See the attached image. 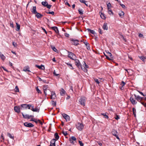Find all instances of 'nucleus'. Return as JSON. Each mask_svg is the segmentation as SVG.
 <instances>
[{"instance_id":"nucleus-1","label":"nucleus","mask_w":146,"mask_h":146,"mask_svg":"<svg viewBox=\"0 0 146 146\" xmlns=\"http://www.w3.org/2000/svg\"><path fill=\"white\" fill-rule=\"evenodd\" d=\"M76 127L79 130L81 131L83 129L84 125L82 123L78 122L76 125Z\"/></svg>"},{"instance_id":"nucleus-2","label":"nucleus","mask_w":146,"mask_h":146,"mask_svg":"<svg viewBox=\"0 0 146 146\" xmlns=\"http://www.w3.org/2000/svg\"><path fill=\"white\" fill-rule=\"evenodd\" d=\"M86 100V99L85 97H81L79 100V102L80 104L84 106L85 105V102Z\"/></svg>"},{"instance_id":"nucleus-3","label":"nucleus","mask_w":146,"mask_h":146,"mask_svg":"<svg viewBox=\"0 0 146 146\" xmlns=\"http://www.w3.org/2000/svg\"><path fill=\"white\" fill-rule=\"evenodd\" d=\"M68 57L72 60H75L76 58V55L74 53L70 52H68Z\"/></svg>"},{"instance_id":"nucleus-4","label":"nucleus","mask_w":146,"mask_h":146,"mask_svg":"<svg viewBox=\"0 0 146 146\" xmlns=\"http://www.w3.org/2000/svg\"><path fill=\"white\" fill-rule=\"evenodd\" d=\"M71 41L72 42V44L75 46H77L78 44H79V43H78L79 41L77 40L72 39H71Z\"/></svg>"},{"instance_id":"nucleus-5","label":"nucleus","mask_w":146,"mask_h":146,"mask_svg":"<svg viewBox=\"0 0 146 146\" xmlns=\"http://www.w3.org/2000/svg\"><path fill=\"white\" fill-rule=\"evenodd\" d=\"M62 115L63 117L66 119V121H70V117L68 115L65 113H63L62 114Z\"/></svg>"},{"instance_id":"nucleus-6","label":"nucleus","mask_w":146,"mask_h":146,"mask_svg":"<svg viewBox=\"0 0 146 146\" xmlns=\"http://www.w3.org/2000/svg\"><path fill=\"white\" fill-rule=\"evenodd\" d=\"M22 110V108H20L19 106H15L14 108L15 111L17 113H19L20 111V110Z\"/></svg>"},{"instance_id":"nucleus-7","label":"nucleus","mask_w":146,"mask_h":146,"mask_svg":"<svg viewBox=\"0 0 146 146\" xmlns=\"http://www.w3.org/2000/svg\"><path fill=\"white\" fill-rule=\"evenodd\" d=\"M24 125L26 127H32L34 126L31 123H28L27 122L24 123Z\"/></svg>"},{"instance_id":"nucleus-8","label":"nucleus","mask_w":146,"mask_h":146,"mask_svg":"<svg viewBox=\"0 0 146 146\" xmlns=\"http://www.w3.org/2000/svg\"><path fill=\"white\" fill-rule=\"evenodd\" d=\"M112 133L113 135L116 137L117 139H119V138L117 135V133L116 131L115 130H113L112 131Z\"/></svg>"},{"instance_id":"nucleus-9","label":"nucleus","mask_w":146,"mask_h":146,"mask_svg":"<svg viewBox=\"0 0 146 146\" xmlns=\"http://www.w3.org/2000/svg\"><path fill=\"white\" fill-rule=\"evenodd\" d=\"M135 99L139 102H141L142 100V98L139 96H137L135 94L134 95Z\"/></svg>"},{"instance_id":"nucleus-10","label":"nucleus","mask_w":146,"mask_h":146,"mask_svg":"<svg viewBox=\"0 0 146 146\" xmlns=\"http://www.w3.org/2000/svg\"><path fill=\"white\" fill-rule=\"evenodd\" d=\"M48 88V86L47 85H45L43 86V90L44 91V93L45 95L46 96L47 95V93L46 92V91L47 90V89Z\"/></svg>"},{"instance_id":"nucleus-11","label":"nucleus","mask_w":146,"mask_h":146,"mask_svg":"<svg viewBox=\"0 0 146 146\" xmlns=\"http://www.w3.org/2000/svg\"><path fill=\"white\" fill-rule=\"evenodd\" d=\"M130 100L132 104L133 105L136 104L137 103L135 100L132 97H130Z\"/></svg>"},{"instance_id":"nucleus-12","label":"nucleus","mask_w":146,"mask_h":146,"mask_svg":"<svg viewBox=\"0 0 146 146\" xmlns=\"http://www.w3.org/2000/svg\"><path fill=\"white\" fill-rule=\"evenodd\" d=\"M85 44L88 50H89L90 49V44L88 42L85 40L83 42Z\"/></svg>"},{"instance_id":"nucleus-13","label":"nucleus","mask_w":146,"mask_h":146,"mask_svg":"<svg viewBox=\"0 0 146 146\" xmlns=\"http://www.w3.org/2000/svg\"><path fill=\"white\" fill-rule=\"evenodd\" d=\"M74 60H75V63L76 65L78 67L80 66V64L79 60L76 59Z\"/></svg>"},{"instance_id":"nucleus-14","label":"nucleus","mask_w":146,"mask_h":146,"mask_svg":"<svg viewBox=\"0 0 146 146\" xmlns=\"http://www.w3.org/2000/svg\"><path fill=\"white\" fill-rule=\"evenodd\" d=\"M76 138L74 136H72L70 138L69 141L71 143H74V142L72 140L76 141Z\"/></svg>"},{"instance_id":"nucleus-15","label":"nucleus","mask_w":146,"mask_h":146,"mask_svg":"<svg viewBox=\"0 0 146 146\" xmlns=\"http://www.w3.org/2000/svg\"><path fill=\"white\" fill-rule=\"evenodd\" d=\"M51 29L54 30L56 33H59V31L57 27H51Z\"/></svg>"},{"instance_id":"nucleus-16","label":"nucleus","mask_w":146,"mask_h":146,"mask_svg":"<svg viewBox=\"0 0 146 146\" xmlns=\"http://www.w3.org/2000/svg\"><path fill=\"white\" fill-rule=\"evenodd\" d=\"M32 12L34 14H35L37 13V12L36 10V6H33L32 10H31Z\"/></svg>"},{"instance_id":"nucleus-17","label":"nucleus","mask_w":146,"mask_h":146,"mask_svg":"<svg viewBox=\"0 0 146 146\" xmlns=\"http://www.w3.org/2000/svg\"><path fill=\"white\" fill-rule=\"evenodd\" d=\"M31 110L34 112H39V109L37 107L35 108H34V106H32V109H31Z\"/></svg>"},{"instance_id":"nucleus-18","label":"nucleus","mask_w":146,"mask_h":146,"mask_svg":"<svg viewBox=\"0 0 146 146\" xmlns=\"http://www.w3.org/2000/svg\"><path fill=\"white\" fill-rule=\"evenodd\" d=\"M22 115L23 116V117L25 119H28L30 118V116L29 115L26 114L24 115L23 113H22Z\"/></svg>"},{"instance_id":"nucleus-19","label":"nucleus","mask_w":146,"mask_h":146,"mask_svg":"<svg viewBox=\"0 0 146 146\" xmlns=\"http://www.w3.org/2000/svg\"><path fill=\"white\" fill-rule=\"evenodd\" d=\"M102 28L104 30H107L108 29L107 24L106 23H104L103 25Z\"/></svg>"},{"instance_id":"nucleus-20","label":"nucleus","mask_w":146,"mask_h":146,"mask_svg":"<svg viewBox=\"0 0 146 146\" xmlns=\"http://www.w3.org/2000/svg\"><path fill=\"white\" fill-rule=\"evenodd\" d=\"M36 66L37 67V68L40 69L44 70V67L42 65L40 66H38V65H36Z\"/></svg>"},{"instance_id":"nucleus-21","label":"nucleus","mask_w":146,"mask_h":146,"mask_svg":"<svg viewBox=\"0 0 146 146\" xmlns=\"http://www.w3.org/2000/svg\"><path fill=\"white\" fill-rule=\"evenodd\" d=\"M65 91L63 88H62L60 90V94L61 96H64L65 94Z\"/></svg>"},{"instance_id":"nucleus-22","label":"nucleus","mask_w":146,"mask_h":146,"mask_svg":"<svg viewBox=\"0 0 146 146\" xmlns=\"http://www.w3.org/2000/svg\"><path fill=\"white\" fill-rule=\"evenodd\" d=\"M55 140L53 139L51 142V144L50 146H55Z\"/></svg>"},{"instance_id":"nucleus-23","label":"nucleus","mask_w":146,"mask_h":146,"mask_svg":"<svg viewBox=\"0 0 146 146\" xmlns=\"http://www.w3.org/2000/svg\"><path fill=\"white\" fill-rule=\"evenodd\" d=\"M41 4L42 5L44 6V7H46L47 6H48V3L46 1H42L41 2Z\"/></svg>"},{"instance_id":"nucleus-24","label":"nucleus","mask_w":146,"mask_h":146,"mask_svg":"<svg viewBox=\"0 0 146 146\" xmlns=\"http://www.w3.org/2000/svg\"><path fill=\"white\" fill-rule=\"evenodd\" d=\"M36 16L38 18H41L43 16V15L41 14H40L38 13H36Z\"/></svg>"},{"instance_id":"nucleus-25","label":"nucleus","mask_w":146,"mask_h":146,"mask_svg":"<svg viewBox=\"0 0 146 146\" xmlns=\"http://www.w3.org/2000/svg\"><path fill=\"white\" fill-rule=\"evenodd\" d=\"M94 81H95V82H96V83L97 84H99L100 83V82H101L100 80H99L97 78H94ZM99 79L100 80H101L102 79V78H99Z\"/></svg>"},{"instance_id":"nucleus-26","label":"nucleus","mask_w":146,"mask_h":146,"mask_svg":"<svg viewBox=\"0 0 146 146\" xmlns=\"http://www.w3.org/2000/svg\"><path fill=\"white\" fill-rule=\"evenodd\" d=\"M124 14V13L122 11H121L120 12H119V16L121 18H123V17Z\"/></svg>"},{"instance_id":"nucleus-27","label":"nucleus","mask_w":146,"mask_h":146,"mask_svg":"<svg viewBox=\"0 0 146 146\" xmlns=\"http://www.w3.org/2000/svg\"><path fill=\"white\" fill-rule=\"evenodd\" d=\"M0 57L1 58V59L3 60H4L5 59V57L4 56V55L3 54H2L1 53L0 54Z\"/></svg>"},{"instance_id":"nucleus-28","label":"nucleus","mask_w":146,"mask_h":146,"mask_svg":"<svg viewBox=\"0 0 146 146\" xmlns=\"http://www.w3.org/2000/svg\"><path fill=\"white\" fill-rule=\"evenodd\" d=\"M80 66L82 70H83L84 72H86L87 71V69L85 68V67H84V66Z\"/></svg>"},{"instance_id":"nucleus-29","label":"nucleus","mask_w":146,"mask_h":146,"mask_svg":"<svg viewBox=\"0 0 146 146\" xmlns=\"http://www.w3.org/2000/svg\"><path fill=\"white\" fill-rule=\"evenodd\" d=\"M87 30L89 32L93 34H94L95 33V31L94 30H91L90 29H88Z\"/></svg>"},{"instance_id":"nucleus-30","label":"nucleus","mask_w":146,"mask_h":146,"mask_svg":"<svg viewBox=\"0 0 146 146\" xmlns=\"http://www.w3.org/2000/svg\"><path fill=\"white\" fill-rule=\"evenodd\" d=\"M100 16L101 18L102 19H106V17L104 14L102 13H101V14L100 15Z\"/></svg>"},{"instance_id":"nucleus-31","label":"nucleus","mask_w":146,"mask_h":146,"mask_svg":"<svg viewBox=\"0 0 146 146\" xmlns=\"http://www.w3.org/2000/svg\"><path fill=\"white\" fill-rule=\"evenodd\" d=\"M16 24L17 25V28L16 30L17 31H19L20 29V25L17 23H16Z\"/></svg>"},{"instance_id":"nucleus-32","label":"nucleus","mask_w":146,"mask_h":146,"mask_svg":"<svg viewBox=\"0 0 146 146\" xmlns=\"http://www.w3.org/2000/svg\"><path fill=\"white\" fill-rule=\"evenodd\" d=\"M78 11L80 14L82 15L83 14V11L82 9H80Z\"/></svg>"},{"instance_id":"nucleus-33","label":"nucleus","mask_w":146,"mask_h":146,"mask_svg":"<svg viewBox=\"0 0 146 146\" xmlns=\"http://www.w3.org/2000/svg\"><path fill=\"white\" fill-rule=\"evenodd\" d=\"M7 136L9 137L10 138L13 139H14V136H12L9 133H8L7 134Z\"/></svg>"},{"instance_id":"nucleus-34","label":"nucleus","mask_w":146,"mask_h":146,"mask_svg":"<svg viewBox=\"0 0 146 146\" xmlns=\"http://www.w3.org/2000/svg\"><path fill=\"white\" fill-rule=\"evenodd\" d=\"M29 68L27 67H25L23 69V70L25 71H28V72H31L29 70Z\"/></svg>"},{"instance_id":"nucleus-35","label":"nucleus","mask_w":146,"mask_h":146,"mask_svg":"<svg viewBox=\"0 0 146 146\" xmlns=\"http://www.w3.org/2000/svg\"><path fill=\"white\" fill-rule=\"evenodd\" d=\"M54 136L55 137V138L57 139L58 140L59 138V136L58 135V134L57 133H56L54 134Z\"/></svg>"},{"instance_id":"nucleus-36","label":"nucleus","mask_w":146,"mask_h":146,"mask_svg":"<svg viewBox=\"0 0 146 146\" xmlns=\"http://www.w3.org/2000/svg\"><path fill=\"white\" fill-rule=\"evenodd\" d=\"M67 64L68 65L69 67L70 68V69L72 70L74 69L73 68L72 66V65L70 63H67Z\"/></svg>"},{"instance_id":"nucleus-37","label":"nucleus","mask_w":146,"mask_h":146,"mask_svg":"<svg viewBox=\"0 0 146 146\" xmlns=\"http://www.w3.org/2000/svg\"><path fill=\"white\" fill-rule=\"evenodd\" d=\"M22 108H25L26 109L28 108V106L27 104H22L21 106Z\"/></svg>"},{"instance_id":"nucleus-38","label":"nucleus","mask_w":146,"mask_h":146,"mask_svg":"<svg viewBox=\"0 0 146 146\" xmlns=\"http://www.w3.org/2000/svg\"><path fill=\"white\" fill-rule=\"evenodd\" d=\"M133 114L134 115V116L135 117L136 115V109L134 108H133Z\"/></svg>"},{"instance_id":"nucleus-39","label":"nucleus","mask_w":146,"mask_h":146,"mask_svg":"<svg viewBox=\"0 0 146 146\" xmlns=\"http://www.w3.org/2000/svg\"><path fill=\"white\" fill-rule=\"evenodd\" d=\"M101 114L102 115H103L105 117V118H107V119H108V115H107L106 114V113H101Z\"/></svg>"},{"instance_id":"nucleus-40","label":"nucleus","mask_w":146,"mask_h":146,"mask_svg":"<svg viewBox=\"0 0 146 146\" xmlns=\"http://www.w3.org/2000/svg\"><path fill=\"white\" fill-rule=\"evenodd\" d=\"M56 95H51L50 98L51 99L53 100V99H55V98H56Z\"/></svg>"},{"instance_id":"nucleus-41","label":"nucleus","mask_w":146,"mask_h":146,"mask_svg":"<svg viewBox=\"0 0 146 146\" xmlns=\"http://www.w3.org/2000/svg\"><path fill=\"white\" fill-rule=\"evenodd\" d=\"M107 7L108 8H111V5L110 3L107 4Z\"/></svg>"},{"instance_id":"nucleus-42","label":"nucleus","mask_w":146,"mask_h":146,"mask_svg":"<svg viewBox=\"0 0 146 146\" xmlns=\"http://www.w3.org/2000/svg\"><path fill=\"white\" fill-rule=\"evenodd\" d=\"M15 91L16 92H19V90L18 86H16L15 88Z\"/></svg>"},{"instance_id":"nucleus-43","label":"nucleus","mask_w":146,"mask_h":146,"mask_svg":"<svg viewBox=\"0 0 146 146\" xmlns=\"http://www.w3.org/2000/svg\"><path fill=\"white\" fill-rule=\"evenodd\" d=\"M140 58L143 62L145 59H146V58H145L144 57L141 56L140 57Z\"/></svg>"},{"instance_id":"nucleus-44","label":"nucleus","mask_w":146,"mask_h":146,"mask_svg":"<svg viewBox=\"0 0 146 146\" xmlns=\"http://www.w3.org/2000/svg\"><path fill=\"white\" fill-rule=\"evenodd\" d=\"M62 133L65 136L67 135L68 134V133L67 131H62Z\"/></svg>"},{"instance_id":"nucleus-45","label":"nucleus","mask_w":146,"mask_h":146,"mask_svg":"<svg viewBox=\"0 0 146 146\" xmlns=\"http://www.w3.org/2000/svg\"><path fill=\"white\" fill-rule=\"evenodd\" d=\"M36 90L38 92V93H41V92L39 90V89L38 88V87H37L36 88Z\"/></svg>"},{"instance_id":"nucleus-46","label":"nucleus","mask_w":146,"mask_h":146,"mask_svg":"<svg viewBox=\"0 0 146 146\" xmlns=\"http://www.w3.org/2000/svg\"><path fill=\"white\" fill-rule=\"evenodd\" d=\"M27 105L28 106V108L29 109H31L30 108L31 107L32 108V106H33L31 104H29Z\"/></svg>"},{"instance_id":"nucleus-47","label":"nucleus","mask_w":146,"mask_h":146,"mask_svg":"<svg viewBox=\"0 0 146 146\" xmlns=\"http://www.w3.org/2000/svg\"><path fill=\"white\" fill-rule=\"evenodd\" d=\"M79 143L80 146H84V144L82 143V141H79Z\"/></svg>"},{"instance_id":"nucleus-48","label":"nucleus","mask_w":146,"mask_h":146,"mask_svg":"<svg viewBox=\"0 0 146 146\" xmlns=\"http://www.w3.org/2000/svg\"><path fill=\"white\" fill-rule=\"evenodd\" d=\"M108 55L109 56H110V57L111 58H113V57L112 55V54H111V53L110 52H108Z\"/></svg>"},{"instance_id":"nucleus-49","label":"nucleus","mask_w":146,"mask_h":146,"mask_svg":"<svg viewBox=\"0 0 146 146\" xmlns=\"http://www.w3.org/2000/svg\"><path fill=\"white\" fill-rule=\"evenodd\" d=\"M119 5L123 8H125V6L124 5L121 4V2L119 3Z\"/></svg>"},{"instance_id":"nucleus-50","label":"nucleus","mask_w":146,"mask_h":146,"mask_svg":"<svg viewBox=\"0 0 146 146\" xmlns=\"http://www.w3.org/2000/svg\"><path fill=\"white\" fill-rule=\"evenodd\" d=\"M84 64H83V66H84V67H85V68H88V66L86 65L85 63V62H84Z\"/></svg>"},{"instance_id":"nucleus-51","label":"nucleus","mask_w":146,"mask_h":146,"mask_svg":"<svg viewBox=\"0 0 146 146\" xmlns=\"http://www.w3.org/2000/svg\"><path fill=\"white\" fill-rule=\"evenodd\" d=\"M52 105L53 106H56V102H54L53 101H52Z\"/></svg>"},{"instance_id":"nucleus-52","label":"nucleus","mask_w":146,"mask_h":146,"mask_svg":"<svg viewBox=\"0 0 146 146\" xmlns=\"http://www.w3.org/2000/svg\"><path fill=\"white\" fill-rule=\"evenodd\" d=\"M115 119L116 120H118L119 119V116L117 115H116V117H115Z\"/></svg>"},{"instance_id":"nucleus-53","label":"nucleus","mask_w":146,"mask_h":146,"mask_svg":"<svg viewBox=\"0 0 146 146\" xmlns=\"http://www.w3.org/2000/svg\"><path fill=\"white\" fill-rule=\"evenodd\" d=\"M52 49L54 51L56 52L57 50L55 48V47H52Z\"/></svg>"},{"instance_id":"nucleus-54","label":"nucleus","mask_w":146,"mask_h":146,"mask_svg":"<svg viewBox=\"0 0 146 146\" xmlns=\"http://www.w3.org/2000/svg\"><path fill=\"white\" fill-rule=\"evenodd\" d=\"M98 31L99 33L101 34H102L103 33V32H102V31L101 29L100 28H99L98 29Z\"/></svg>"},{"instance_id":"nucleus-55","label":"nucleus","mask_w":146,"mask_h":146,"mask_svg":"<svg viewBox=\"0 0 146 146\" xmlns=\"http://www.w3.org/2000/svg\"><path fill=\"white\" fill-rule=\"evenodd\" d=\"M51 6H52V5H48V6H47L46 7L48 9H50V8L51 7Z\"/></svg>"},{"instance_id":"nucleus-56","label":"nucleus","mask_w":146,"mask_h":146,"mask_svg":"<svg viewBox=\"0 0 146 146\" xmlns=\"http://www.w3.org/2000/svg\"><path fill=\"white\" fill-rule=\"evenodd\" d=\"M125 84V83L123 81H122L121 82V85L122 86V87Z\"/></svg>"},{"instance_id":"nucleus-57","label":"nucleus","mask_w":146,"mask_h":146,"mask_svg":"<svg viewBox=\"0 0 146 146\" xmlns=\"http://www.w3.org/2000/svg\"><path fill=\"white\" fill-rule=\"evenodd\" d=\"M64 35L66 37H69V35L67 33H65Z\"/></svg>"},{"instance_id":"nucleus-58","label":"nucleus","mask_w":146,"mask_h":146,"mask_svg":"<svg viewBox=\"0 0 146 146\" xmlns=\"http://www.w3.org/2000/svg\"><path fill=\"white\" fill-rule=\"evenodd\" d=\"M138 92L140 93V94L141 95H142V96H146V95H145L144 94H143L141 92L139 91H138Z\"/></svg>"},{"instance_id":"nucleus-59","label":"nucleus","mask_w":146,"mask_h":146,"mask_svg":"<svg viewBox=\"0 0 146 146\" xmlns=\"http://www.w3.org/2000/svg\"><path fill=\"white\" fill-rule=\"evenodd\" d=\"M48 13L51 14L52 15H54V12L53 11L49 12Z\"/></svg>"},{"instance_id":"nucleus-60","label":"nucleus","mask_w":146,"mask_h":146,"mask_svg":"<svg viewBox=\"0 0 146 146\" xmlns=\"http://www.w3.org/2000/svg\"><path fill=\"white\" fill-rule=\"evenodd\" d=\"M108 13L110 15H113V13L112 11H108Z\"/></svg>"},{"instance_id":"nucleus-61","label":"nucleus","mask_w":146,"mask_h":146,"mask_svg":"<svg viewBox=\"0 0 146 146\" xmlns=\"http://www.w3.org/2000/svg\"><path fill=\"white\" fill-rule=\"evenodd\" d=\"M56 95L55 92L52 91L51 92V95Z\"/></svg>"},{"instance_id":"nucleus-62","label":"nucleus","mask_w":146,"mask_h":146,"mask_svg":"<svg viewBox=\"0 0 146 146\" xmlns=\"http://www.w3.org/2000/svg\"><path fill=\"white\" fill-rule=\"evenodd\" d=\"M13 45L14 46L16 47L17 46V44H16V43L14 42H13Z\"/></svg>"},{"instance_id":"nucleus-63","label":"nucleus","mask_w":146,"mask_h":146,"mask_svg":"<svg viewBox=\"0 0 146 146\" xmlns=\"http://www.w3.org/2000/svg\"><path fill=\"white\" fill-rule=\"evenodd\" d=\"M97 142L98 144L100 146H101L102 145V143H101L99 141H98Z\"/></svg>"},{"instance_id":"nucleus-64","label":"nucleus","mask_w":146,"mask_h":146,"mask_svg":"<svg viewBox=\"0 0 146 146\" xmlns=\"http://www.w3.org/2000/svg\"><path fill=\"white\" fill-rule=\"evenodd\" d=\"M65 4L66 5H67L69 7H70L71 6L69 4L68 2H67L65 3Z\"/></svg>"}]
</instances>
